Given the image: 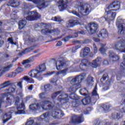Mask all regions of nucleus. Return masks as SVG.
<instances>
[{
  "label": "nucleus",
  "mask_w": 125,
  "mask_h": 125,
  "mask_svg": "<svg viewBox=\"0 0 125 125\" xmlns=\"http://www.w3.org/2000/svg\"><path fill=\"white\" fill-rule=\"evenodd\" d=\"M120 112L122 114L125 113V106L120 109Z\"/></svg>",
  "instance_id": "052dcab7"
},
{
  "label": "nucleus",
  "mask_w": 125,
  "mask_h": 125,
  "mask_svg": "<svg viewBox=\"0 0 125 125\" xmlns=\"http://www.w3.org/2000/svg\"><path fill=\"white\" fill-rule=\"evenodd\" d=\"M38 18H40V16H39L38 12L36 11H33L28 13L27 14V16L26 17V20L29 21L37 20Z\"/></svg>",
  "instance_id": "f8f14e48"
},
{
  "label": "nucleus",
  "mask_w": 125,
  "mask_h": 125,
  "mask_svg": "<svg viewBox=\"0 0 125 125\" xmlns=\"http://www.w3.org/2000/svg\"><path fill=\"white\" fill-rule=\"evenodd\" d=\"M109 56L110 58H112V61H117V60L120 59V57L116 55L112 51L109 52Z\"/></svg>",
  "instance_id": "393cba45"
},
{
  "label": "nucleus",
  "mask_w": 125,
  "mask_h": 125,
  "mask_svg": "<svg viewBox=\"0 0 125 125\" xmlns=\"http://www.w3.org/2000/svg\"><path fill=\"white\" fill-rule=\"evenodd\" d=\"M107 84H104L103 88L104 90H108L109 89V85H110V82L109 81L106 82Z\"/></svg>",
  "instance_id": "8fccbe9b"
},
{
  "label": "nucleus",
  "mask_w": 125,
  "mask_h": 125,
  "mask_svg": "<svg viewBox=\"0 0 125 125\" xmlns=\"http://www.w3.org/2000/svg\"><path fill=\"white\" fill-rule=\"evenodd\" d=\"M33 50V47L27 48L25 49L21 53V55L23 54H25V53H27V52H30V51H32Z\"/></svg>",
  "instance_id": "37998d69"
},
{
  "label": "nucleus",
  "mask_w": 125,
  "mask_h": 125,
  "mask_svg": "<svg viewBox=\"0 0 125 125\" xmlns=\"http://www.w3.org/2000/svg\"><path fill=\"white\" fill-rule=\"evenodd\" d=\"M3 43H4V42L3 41H0V47L2 45V44H3Z\"/></svg>",
  "instance_id": "774afa93"
},
{
  "label": "nucleus",
  "mask_w": 125,
  "mask_h": 125,
  "mask_svg": "<svg viewBox=\"0 0 125 125\" xmlns=\"http://www.w3.org/2000/svg\"><path fill=\"white\" fill-rule=\"evenodd\" d=\"M70 69H72V66L68 67L63 70L58 71L56 73V75L57 76H59V75H61V76H66V75H67V72H68Z\"/></svg>",
  "instance_id": "5701e85b"
},
{
  "label": "nucleus",
  "mask_w": 125,
  "mask_h": 125,
  "mask_svg": "<svg viewBox=\"0 0 125 125\" xmlns=\"http://www.w3.org/2000/svg\"><path fill=\"white\" fill-rule=\"evenodd\" d=\"M39 55H41V54H37V55H35L29 58H28V59H27V60L26 61V62H33V61H34L35 60V58H36V57H38V56Z\"/></svg>",
  "instance_id": "c9c22d12"
},
{
  "label": "nucleus",
  "mask_w": 125,
  "mask_h": 125,
  "mask_svg": "<svg viewBox=\"0 0 125 125\" xmlns=\"http://www.w3.org/2000/svg\"><path fill=\"white\" fill-rule=\"evenodd\" d=\"M78 34L83 35L84 34V32L82 31H79L78 33H74V36H73V37L70 36H68L64 38L63 39H62V41L64 42H68V41H69V39H71V38H77L78 36Z\"/></svg>",
  "instance_id": "aec40b11"
},
{
  "label": "nucleus",
  "mask_w": 125,
  "mask_h": 125,
  "mask_svg": "<svg viewBox=\"0 0 125 125\" xmlns=\"http://www.w3.org/2000/svg\"><path fill=\"white\" fill-rule=\"evenodd\" d=\"M74 7L77 9L78 12L77 11L72 10V14L80 18H83L84 16H87L91 12V7L88 4L78 3L75 5Z\"/></svg>",
  "instance_id": "f03ea898"
},
{
  "label": "nucleus",
  "mask_w": 125,
  "mask_h": 125,
  "mask_svg": "<svg viewBox=\"0 0 125 125\" xmlns=\"http://www.w3.org/2000/svg\"><path fill=\"white\" fill-rule=\"evenodd\" d=\"M46 96V93H45V92L41 93L39 95V97L40 98H41V99H43V98H45Z\"/></svg>",
  "instance_id": "09e8293b"
},
{
  "label": "nucleus",
  "mask_w": 125,
  "mask_h": 125,
  "mask_svg": "<svg viewBox=\"0 0 125 125\" xmlns=\"http://www.w3.org/2000/svg\"><path fill=\"white\" fill-rule=\"evenodd\" d=\"M86 29L90 35H93V34H95L96 32L98 33V31H97V30H98V24L94 22H91L88 24Z\"/></svg>",
  "instance_id": "9d476101"
},
{
  "label": "nucleus",
  "mask_w": 125,
  "mask_h": 125,
  "mask_svg": "<svg viewBox=\"0 0 125 125\" xmlns=\"http://www.w3.org/2000/svg\"><path fill=\"white\" fill-rule=\"evenodd\" d=\"M9 3L10 4H15L14 5V7H17V6H18L20 3L19 2H15V0H10Z\"/></svg>",
  "instance_id": "4c0bfd02"
},
{
  "label": "nucleus",
  "mask_w": 125,
  "mask_h": 125,
  "mask_svg": "<svg viewBox=\"0 0 125 125\" xmlns=\"http://www.w3.org/2000/svg\"><path fill=\"white\" fill-rule=\"evenodd\" d=\"M99 21L101 23H102V22H104V21H107L106 20V19H105V17H102L100 19H99Z\"/></svg>",
  "instance_id": "4d7b16f0"
},
{
  "label": "nucleus",
  "mask_w": 125,
  "mask_h": 125,
  "mask_svg": "<svg viewBox=\"0 0 125 125\" xmlns=\"http://www.w3.org/2000/svg\"><path fill=\"white\" fill-rule=\"evenodd\" d=\"M100 51L101 52L102 54L104 55L105 52L106 51V49H105V45L102 44L101 47L100 49Z\"/></svg>",
  "instance_id": "79ce46f5"
},
{
  "label": "nucleus",
  "mask_w": 125,
  "mask_h": 125,
  "mask_svg": "<svg viewBox=\"0 0 125 125\" xmlns=\"http://www.w3.org/2000/svg\"><path fill=\"white\" fill-rule=\"evenodd\" d=\"M93 41L95 42H100V40L99 39H97L95 38H93Z\"/></svg>",
  "instance_id": "680f3d73"
},
{
  "label": "nucleus",
  "mask_w": 125,
  "mask_h": 125,
  "mask_svg": "<svg viewBox=\"0 0 125 125\" xmlns=\"http://www.w3.org/2000/svg\"><path fill=\"white\" fill-rule=\"evenodd\" d=\"M56 82H57V80L55 78H52L50 81V83H56Z\"/></svg>",
  "instance_id": "13d9d810"
},
{
  "label": "nucleus",
  "mask_w": 125,
  "mask_h": 125,
  "mask_svg": "<svg viewBox=\"0 0 125 125\" xmlns=\"http://www.w3.org/2000/svg\"><path fill=\"white\" fill-rule=\"evenodd\" d=\"M55 71H53L52 72H48L47 74L45 75V76H51L52 74H55Z\"/></svg>",
  "instance_id": "bf43d9fd"
},
{
  "label": "nucleus",
  "mask_w": 125,
  "mask_h": 125,
  "mask_svg": "<svg viewBox=\"0 0 125 125\" xmlns=\"http://www.w3.org/2000/svg\"><path fill=\"white\" fill-rule=\"evenodd\" d=\"M69 97L70 98V99L75 100L76 102L78 101V103L80 102V101H81L80 98H79V97H78L77 95L75 94V93L70 94L69 96Z\"/></svg>",
  "instance_id": "7c9ffc66"
},
{
  "label": "nucleus",
  "mask_w": 125,
  "mask_h": 125,
  "mask_svg": "<svg viewBox=\"0 0 125 125\" xmlns=\"http://www.w3.org/2000/svg\"><path fill=\"white\" fill-rule=\"evenodd\" d=\"M85 78H86V74L83 73L73 78L70 82V86L69 88V91L70 92L76 91L81 86L80 83Z\"/></svg>",
  "instance_id": "39448f33"
},
{
  "label": "nucleus",
  "mask_w": 125,
  "mask_h": 125,
  "mask_svg": "<svg viewBox=\"0 0 125 125\" xmlns=\"http://www.w3.org/2000/svg\"><path fill=\"white\" fill-rule=\"evenodd\" d=\"M93 50L94 51V53L96 54L97 53V51H98V49L97 48V46L95 44L93 45Z\"/></svg>",
  "instance_id": "3c124183"
},
{
  "label": "nucleus",
  "mask_w": 125,
  "mask_h": 125,
  "mask_svg": "<svg viewBox=\"0 0 125 125\" xmlns=\"http://www.w3.org/2000/svg\"><path fill=\"white\" fill-rule=\"evenodd\" d=\"M104 65H109V62L107 60H104L103 62Z\"/></svg>",
  "instance_id": "e2e57ef3"
},
{
  "label": "nucleus",
  "mask_w": 125,
  "mask_h": 125,
  "mask_svg": "<svg viewBox=\"0 0 125 125\" xmlns=\"http://www.w3.org/2000/svg\"><path fill=\"white\" fill-rule=\"evenodd\" d=\"M80 93L83 96H86L88 94V91L85 88H82L80 90Z\"/></svg>",
  "instance_id": "473e14b6"
},
{
  "label": "nucleus",
  "mask_w": 125,
  "mask_h": 125,
  "mask_svg": "<svg viewBox=\"0 0 125 125\" xmlns=\"http://www.w3.org/2000/svg\"><path fill=\"white\" fill-rule=\"evenodd\" d=\"M62 44V42L59 41L58 42V43L56 44L57 46H61V45Z\"/></svg>",
  "instance_id": "0e129e2a"
},
{
  "label": "nucleus",
  "mask_w": 125,
  "mask_h": 125,
  "mask_svg": "<svg viewBox=\"0 0 125 125\" xmlns=\"http://www.w3.org/2000/svg\"><path fill=\"white\" fill-rule=\"evenodd\" d=\"M88 65H89V62L87 60H83L79 67L81 71L84 70V68Z\"/></svg>",
  "instance_id": "412c9836"
},
{
  "label": "nucleus",
  "mask_w": 125,
  "mask_h": 125,
  "mask_svg": "<svg viewBox=\"0 0 125 125\" xmlns=\"http://www.w3.org/2000/svg\"><path fill=\"white\" fill-rule=\"evenodd\" d=\"M91 101H92V99L90 98V96H87L86 98L83 99L82 101L83 105H87V104H89Z\"/></svg>",
  "instance_id": "bb28decb"
},
{
  "label": "nucleus",
  "mask_w": 125,
  "mask_h": 125,
  "mask_svg": "<svg viewBox=\"0 0 125 125\" xmlns=\"http://www.w3.org/2000/svg\"><path fill=\"white\" fill-rule=\"evenodd\" d=\"M13 98V97H11L10 98H7L6 99V103L9 106H10V105H11V104H12V103H13V102H14V101L12 100Z\"/></svg>",
  "instance_id": "58836bf2"
},
{
  "label": "nucleus",
  "mask_w": 125,
  "mask_h": 125,
  "mask_svg": "<svg viewBox=\"0 0 125 125\" xmlns=\"http://www.w3.org/2000/svg\"><path fill=\"white\" fill-rule=\"evenodd\" d=\"M41 32L43 35L45 34H47V33H49L50 34H52V33H54L55 35H59V33H60V31L58 29H54V30L43 29L42 30Z\"/></svg>",
  "instance_id": "a211bd4d"
},
{
  "label": "nucleus",
  "mask_w": 125,
  "mask_h": 125,
  "mask_svg": "<svg viewBox=\"0 0 125 125\" xmlns=\"http://www.w3.org/2000/svg\"><path fill=\"white\" fill-rule=\"evenodd\" d=\"M7 93H13L15 91V88L10 87L8 89L6 90Z\"/></svg>",
  "instance_id": "49530a36"
},
{
  "label": "nucleus",
  "mask_w": 125,
  "mask_h": 125,
  "mask_svg": "<svg viewBox=\"0 0 125 125\" xmlns=\"http://www.w3.org/2000/svg\"><path fill=\"white\" fill-rule=\"evenodd\" d=\"M83 122V115H80L73 116L70 123L71 124H81Z\"/></svg>",
  "instance_id": "4468645a"
},
{
  "label": "nucleus",
  "mask_w": 125,
  "mask_h": 125,
  "mask_svg": "<svg viewBox=\"0 0 125 125\" xmlns=\"http://www.w3.org/2000/svg\"><path fill=\"white\" fill-rule=\"evenodd\" d=\"M112 118L113 119H117V120H119V119H121V118H123V115H121V114L120 113H117V115L113 114Z\"/></svg>",
  "instance_id": "a19ab883"
},
{
  "label": "nucleus",
  "mask_w": 125,
  "mask_h": 125,
  "mask_svg": "<svg viewBox=\"0 0 125 125\" xmlns=\"http://www.w3.org/2000/svg\"><path fill=\"white\" fill-rule=\"evenodd\" d=\"M8 42L9 43H11V44H14V45H16V42H14V40L12 38H9L8 39Z\"/></svg>",
  "instance_id": "de8ad7c7"
},
{
  "label": "nucleus",
  "mask_w": 125,
  "mask_h": 125,
  "mask_svg": "<svg viewBox=\"0 0 125 125\" xmlns=\"http://www.w3.org/2000/svg\"><path fill=\"white\" fill-rule=\"evenodd\" d=\"M16 72H12L9 74L8 77L9 78H15V77H16Z\"/></svg>",
  "instance_id": "864d4df0"
},
{
  "label": "nucleus",
  "mask_w": 125,
  "mask_h": 125,
  "mask_svg": "<svg viewBox=\"0 0 125 125\" xmlns=\"http://www.w3.org/2000/svg\"><path fill=\"white\" fill-rule=\"evenodd\" d=\"M20 101L18 97H16L15 98V103L16 105H17V108L12 107L9 109L8 112L6 113L2 116L1 119L3 124L7 123L8 121H10V120L12 119V114H13V113H15L16 115L25 114V104H24L23 102H21V104H19Z\"/></svg>",
  "instance_id": "f257e3e1"
},
{
  "label": "nucleus",
  "mask_w": 125,
  "mask_h": 125,
  "mask_svg": "<svg viewBox=\"0 0 125 125\" xmlns=\"http://www.w3.org/2000/svg\"><path fill=\"white\" fill-rule=\"evenodd\" d=\"M23 80H24V81H25L26 82H27L28 83H34L35 81H34V80L29 78L27 76H24L23 77Z\"/></svg>",
  "instance_id": "c03bdc74"
},
{
  "label": "nucleus",
  "mask_w": 125,
  "mask_h": 125,
  "mask_svg": "<svg viewBox=\"0 0 125 125\" xmlns=\"http://www.w3.org/2000/svg\"><path fill=\"white\" fill-rule=\"evenodd\" d=\"M28 1H32L35 4H38L41 7L44 8V7H47L49 3L47 1H44V0H27Z\"/></svg>",
  "instance_id": "ddd939ff"
},
{
  "label": "nucleus",
  "mask_w": 125,
  "mask_h": 125,
  "mask_svg": "<svg viewBox=\"0 0 125 125\" xmlns=\"http://www.w3.org/2000/svg\"><path fill=\"white\" fill-rule=\"evenodd\" d=\"M101 81V82H104V81L107 82L108 81V76L106 75H104Z\"/></svg>",
  "instance_id": "603ef678"
},
{
  "label": "nucleus",
  "mask_w": 125,
  "mask_h": 125,
  "mask_svg": "<svg viewBox=\"0 0 125 125\" xmlns=\"http://www.w3.org/2000/svg\"><path fill=\"white\" fill-rule=\"evenodd\" d=\"M89 52H90V49L88 47H85L81 50L80 52V57H85V56L88 55Z\"/></svg>",
  "instance_id": "6ab92c4d"
},
{
  "label": "nucleus",
  "mask_w": 125,
  "mask_h": 125,
  "mask_svg": "<svg viewBox=\"0 0 125 125\" xmlns=\"http://www.w3.org/2000/svg\"><path fill=\"white\" fill-rule=\"evenodd\" d=\"M59 95L57 101H59V102H61V101H64L65 100H68L69 99V96L64 93V92H62V91H57L52 94V99H55L56 97Z\"/></svg>",
  "instance_id": "6e6552de"
},
{
  "label": "nucleus",
  "mask_w": 125,
  "mask_h": 125,
  "mask_svg": "<svg viewBox=\"0 0 125 125\" xmlns=\"http://www.w3.org/2000/svg\"><path fill=\"white\" fill-rule=\"evenodd\" d=\"M52 20L56 22H61V21H62V18L59 16H57L52 18Z\"/></svg>",
  "instance_id": "a18cd8bd"
},
{
  "label": "nucleus",
  "mask_w": 125,
  "mask_h": 125,
  "mask_svg": "<svg viewBox=\"0 0 125 125\" xmlns=\"http://www.w3.org/2000/svg\"><path fill=\"white\" fill-rule=\"evenodd\" d=\"M50 103V101H43L40 102L39 104H32L29 105V108L32 111H37L40 110V108H42L43 110H50L53 107V106H51V104H48Z\"/></svg>",
  "instance_id": "0eeeda50"
},
{
  "label": "nucleus",
  "mask_w": 125,
  "mask_h": 125,
  "mask_svg": "<svg viewBox=\"0 0 125 125\" xmlns=\"http://www.w3.org/2000/svg\"><path fill=\"white\" fill-rule=\"evenodd\" d=\"M21 72H23V68L21 67H18L16 70V74H19V73H21Z\"/></svg>",
  "instance_id": "5fc2aeb1"
},
{
  "label": "nucleus",
  "mask_w": 125,
  "mask_h": 125,
  "mask_svg": "<svg viewBox=\"0 0 125 125\" xmlns=\"http://www.w3.org/2000/svg\"><path fill=\"white\" fill-rule=\"evenodd\" d=\"M13 66V64L12 63H7L5 66L0 68V74H3L5 72H8Z\"/></svg>",
  "instance_id": "f3484780"
},
{
  "label": "nucleus",
  "mask_w": 125,
  "mask_h": 125,
  "mask_svg": "<svg viewBox=\"0 0 125 125\" xmlns=\"http://www.w3.org/2000/svg\"><path fill=\"white\" fill-rule=\"evenodd\" d=\"M125 20H122L121 17H118L117 19L116 26L118 29V33L120 35H123L125 30V23H124Z\"/></svg>",
  "instance_id": "1a4fd4ad"
},
{
  "label": "nucleus",
  "mask_w": 125,
  "mask_h": 125,
  "mask_svg": "<svg viewBox=\"0 0 125 125\" xmlns=\"http://www.w3.org/2000/svg\"><path fill=\"white\" fill-rule=\"evenodd\" d=\"M97 86H95L94 90L92 92L93 98H95L96 100H98L99 99V95L97 94Z\"/></svg>",
  "instance_id": "c756f323"
},
{
  "label": "nucleus",
  "mask_w": 125,
  "mask_h": 125,
  "mask_svg": "<svg viewBox=\"0 0 125 125\" xmlns=\"http://www.w3.org/2000/svg\"><path fill=\"white\" fill-rule=\"evenodd\" d=\"M75 25H79V21L74 20H70L66 23V27L67 28H71V27H74Z\"/></svg>",
  "instance_id": "b1692460"
},
{
  "label": "nucleus",
  "mask_w": 125,
  "mask_h": 125,
  "mask_svg": "<svg viewBox=\"0 0 125 125\" xmlns=\"http://www.w3.org/2000/svg\"><path fill=\"white\" fill-rule=\"evenodd\" d=\"M26 24H27L26 21L23 20L20 21L19 23V29H23L25 26H26Z\"/></svg>",
  "instance_id": "2f4dec72"
},
{
  "label": "nucleus",
  "mask_w": 125,
  "mask_h": 125,
  "mask_svg": "<svg viewBox=\"0 0 125 125\" xmlns=\"http://www.w3.org/2000/svg\"><path fill=\"white\" fill-rule=\"evenodd\" d=\"M71 62H63L60 59H58L55 62V65L56 66V68L58 71H60L62 69L66 68L68 66H70V64H71Z\"/></svg>",
  "instance_id": "9b49d317"
},
{
  "label": "nucleus",
  "mask_w": 125,
  "mask_h": 125,
  "mask_svg": "<svg viewBox=\"0 0 125 125\" xmlns=\"http://www.w3.org/2000/svg\"><path fill=\"white\" fill-rule=\"evenodd\" d=\"M25 125H41V124L38 123L35 124V120L33 119L29 118L27 120Z\"/></svg>",
  "instance_id": "c85d7f7f"
},
{
  "label": "nucleus",
  "mask_w": 125,
  "mask_h": 125,
  "mask_svg": "<svg viewBox=\"0 0 125 125\" xmlns=\"http://www.w3.org/2000/svg\"><path fill=\"white\" fill-rule=\"evenodd\" d=\"M16 12L15 11H14L11 14V17L12 19H15L16 18Z\"/></svg>",
  "instance_id": "6e6d98bb"
},
{
  "label": "nucleus",
  "mask_w": 125,
  "mask_h": 125,
  "mask_svg": "<svg viewBox=\"0 0 125 125\" xmlns=\"http://www.w3.org/2000/svg\"><path fill=\"white\" fill-rule=\"evenodd\" d=\"M102 108L104 111H108L110 109V105L108 104H104L102 105Z\"/></svg>",
  "instance_id": "ea45409f"
},
{
  "label": "nucleus",
  "mask_w": 125,
  "mask_h": 125,
  "mask_svg": "<svg viewBox=\"0 0 125 125\" xmlns=\"http://www.w3.org/2000/svg\"><path fill=\"white\" fill-rule=\"evenodd\" d=\"M5 96H7V94L4 93L3 94L0 95V109L1 108V105L4 103L3 99Z\"/></svg>",
  "instance_id": "72a5a7b5"
},
{
  "label": "nucleus",
  "mask_w": 125,
  "mask_h": 125,
  "mask_svg": "<svg viewBox=\"0 0 125 125\" xmlns=\"http://www.w3.org/2000/svg\"><path fill=\"white\" fill-rule=\"evenodd\" d=\"M33 85H30L29 87H28V90H32V89H33Z\"/></svg>",
  "instance_id": "338daca9"
},
{
  "label": "nucleus",
  "mask_w": 125,
  "mask_h": 125,
  "mask_svg": "<svg viewBox=\"0 0 125 125\" xmlns=\"http://www.w3.org/2000/svg\"><path fill=\"white\" fill-rule=\"evenodd\" d=\"M10 83V81H5L3 83L0 84V88H5V87H7V86H9Z\"/></svg>",
  "instance_id": "f704fd0d"
},
{
  "label": "nucleus",
  "mask_w": 125,
  "mask_h": 125,
  "mask_svg": "<svg viewBox=\"0 0 125 125\" xmlns=\"http://www.w3.org/2000/svg\"><path fill=\"white\" fill-rule=\"evenodd\" d=\"M18 86H19L21 88H22V82H19V83H18Z\"/></svg>",
  "instance_id": "69168bd1"
},
{
  "label": "nucleus",
  "mask_w": 125,
  "mask_h": 125,
  "mask_svg": "<svg viewBox=\"0 0 125 125\" xmlns=\"http://www.w3.org/2000/svg\"><path fill=\"white\" fill-rule=\"evenodd\" d=\"M108 36V31L106 29H102L97 34L98 38H102L103 39H107Z\"/></svg>",
  "instance_id": "dca6fc26"
},
{
  "label": "nucleus",
  "mask_w": 125,
  "mask_h": 125,
  "mask_svg": "<svg viewBox=\"0 0 125 125\" xmlns=\"http://www.w3.org/2000/svg\"><path fill=\"white\" fill-rule=\"evenodd\" d=\"M94 83V81L93 80V77L89 75L86 79V84L87 86L89 85H92Z\"/></svg>",
  "instance_id": "a878e982"
},
{
  "label": "nucleus",
  "mask_w": 125,
  "mask_h": 125,
  "mask_svg": "<svg viewBox=\"0 0 125 125\" xmlns=\"http://www.w3.org/2000/svg\"><path fill=\"white\" fill-rule=\"evenodd\" d=\"M101 58H98L95 60H94L92 63V67L93 68H96V67H99L101 64Z\"/></svg>",
  "instance_id": "4be33fe9"
},
{
  "label": "nucleus",
  "mask_w": 125,
  "mask_h": 125,
  "mask_svg": "<svg viewBox=\"0 0 125 125\" xmlns=\"http://www.w3.org/2000/svg\"><path fill=\"white\" fill-rule=\"evenodd\" d=\"M29 63H31V62H27V60H25L23 61L22 64L25 68H29V67H31V64H29Z\"/></svg>",
  "instance_id": "e433bc0d"
},
{
  "label": "nucleus",
  "mask_w": 125,
  "mask_h": 125,
  "mask_svg": "<svg viewBox=\"0 0 125 125\" xmlns=\"http://www.w3.org/2000/svg\"><path fill=\"white\" fill-rule=\"evenodd\" d=\"M67 0H60L59 1L60 5L58 6V7L60 11H63V10L67 8V4H66Z\"/></svg>",
  "instance_id": "2eb2a0df"
},
{
  "label": "nucleus",
  "mask_w": 125,
  "mask_h": 125,
  "mask_svg": "<svg viewBox=\"0 0 125 125\" xmlns=\"http://www.w3.org/2000/svg\"><path fill=\"white\" fill-rule=\"evenodd\" d=\"M52 88V86L50 85V84H47L46 85H44L42 87V89L45 92H48V91H50L51 89Z\"/></svg>",
  "instance_id": "cd10ccee"
},
{
  "label": "nucleus",
  "mask_w": 125,
  "mask_h": 125,
  "mask_svg": "<svg viewBox=\"0 0 125 125\" xmlns=\"http://www.w3.org/2000/svg\"><path fill=\"white\" fill-rule=\"evenodd\" d=\"M45 69H46L45 64L43 63L40 65L36 69L31 70L28 73V75L30 77L37 78V79H39V81H42V72L45 71Z\"/></svg>",
  "instance_id": "423d86ee"
},
{
  "label": "nucleus",
  "mask_w": 125,
  "mask_h": 125,
  "mask_svg": "<svg viewBox=\"0 0 125 125\" xmlns=\"http://www.w3.org/2000/svg\"><path fill=\"white\" fill-rule=\"evenodd\" d=\"M120 7V3L116 1L112 2L108 6H106L105 15L104 16L105 20L110 22V21H112L114 18H116L117 14L114 11L119 10Z\"/></svg>",
  "instance_id": "7ed1b4c3"
},
{
  "label": "nucleus",
  "mask_w": 125,
  "mask_h": 125,
  "mask_svg": "<svg viewBox=\"0 0 125 125\" xmlns=\"http://www.w3.org/2000/svg\"><path fill=\"white\" fill-rule=\"evenodd\" d=\"M48 105H51L50 106H53V107L51 109H54L55 110H54L52 113L46 112L43 114L42 115L40 116L39 121H42V120H44L45 122L48 123V120H49V118H50V117H53L54 119H60V118H62V117L64 116V113H63V112L59 111L57 108H56V106L55 105V102H54L53 103L50 102V103L48 104Z\"/></svg>",
  "instance_id": "20e7f679"
}]
</instances>
